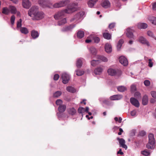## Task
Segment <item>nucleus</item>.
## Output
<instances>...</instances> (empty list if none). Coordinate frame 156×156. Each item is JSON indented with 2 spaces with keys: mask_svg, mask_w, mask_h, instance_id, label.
<instances>
[{
  "mask_svg": "<svg viewBox=\"0 0 156 156\" xmlns=\"http://www.w3.org/2000/svg\"><path fill=\"white\" fill-rule=\"evenodd\" d=\"M98 58L99 60H100L103 62H106L108 61V58L105 57L103 56L98 55Z\"/></svg>",
  "mask_w": 156,
  "mask_h": 156,
  "instance_id": "31",
  "label": "nucleus"
},
{
  "mask_svg": "<svg viewBox=\"0 0 156 156\" xmlns=\"http://www.w3.org/2000/svg\"><path fill=\"white\" fill-rule=\"evenodd\" d=\"M131 115L133 117H135L137 115L136 111L135 110H134L130 112Z\"/></svg>",
  "mask_w": 156,
  "mask_h": 156,
  "instance_id": "48",
  "label": "nucleus"
},
{
  "mask_svg": "<svg viewBox=\"0 0 156 156\" xmlns=\"http://www.w3.org/2000/svg\"><path fill=\"white\" fill-rule=\"evenodd\" d=\"M137 27L139 29H145L148 27L147 25L144 23H139L137 24Z\"/></svg>",
  "mask_w": 156,
  "mask_h": 156,
  "instance_id": "19",
  "label": "nucleus"
},
{
  "mask_svg": "<svg viewBox=\"0 0 156 156\" xmlns=\"http://www.w3.org/2000/svg\"><path fill=\"white\" fill-rule=\"evenodd\" d=\"M22 5L23 8L27 9H29L31 5L29 0H23Z\"/></svg>",
  "mask_w": 156,
  "mask_h": 156,
  "instance_id": "11",
  "label": "nucleus"
},
{
  "mask_svg": "<svg viewBox=\"0 0 156 156\" xmlns=\"http://www.w3.org/2000/svg\"><path fill=\"white\" fill-rule=\"evenodd\" d=\"M2 13L5 15H8L10 13L9 10L7 7H4L2 9Z\"/></svg>",
  "mask_w": 156,
  "mask_h": 156,
  "instance_id": "41",
  "label": "nucleus"
},
{
  "mask_svg": "<svg viewBox=\"0 0 156 156\" xmlns=\"http://www.w3.org/2000/svg\"><path fill=\"white\" fill-rule=\"evenodd\" d=\"M84 32L83 31L80 30L78 32L77 35L78 37L81 38L84 37Z\"/></svg>",
  "mask_w": 156,
  "mask_h": 156,
  "instance_id": "36",
  "label": "nucleus"
},
{
  "mask_svg": "<svg viewBox=\"0 0 156 156\" xmlns=\"http://www.w3.org/2000/svg\"><path fill=\"white\" fill-rule=\"evenodd\" d=\"M122 98V96L121 95L117 94L111 96L110 99L112 100H119Z\"/></svg>",
  "mask_w": 156,
  "mask_h": 156,
  "instance_id": "16",
  "label": "nucleus"
},
{
  "mask_svg": "<svg viewBox=\"0 0 156 156\" xmlns=\"http://www.w3.org/2000/svg\"><path fill=\"white\" fill-rule=\"evenodd\" d=\"M122 119L121 117L119 118L118 121L119 123H121L122 122Z\"/></svg>",
  "mask_w": 156,
  "mask_h": 156,
  "instance_id": "64",
  "label": "nucleus"
},
{
  "mask_svg": "<svg viewBox=\"0 0 156 156\" xmlns=\"http://www.w3.org/2000/svg\"><path fill=\"white\" fill-rule=\"evenodd\" d=\"M90 37L92 38V40H94V42L95 43H98L100 41V39L98 37L94 36L93 35H90Z\"/></svg>",
  "mask_w": 156,
  "mask_h": 156,
  "instance_id": "34",
  "label": "nucleus"
},
{
  "mask_svg": "<svg viewBox=\"0 0 156 156\" xmlns=\"http://www.w3.org/2000/svg\"><path fill=\"white\" fill-rule=\"evenodd\" d=\"M103 103L105 104H107L108 103V100L105 98L104 100L103 101Z\"/></svg>",
  "mask_w": 156,
  "mask_h": 156,
  "instance_id": "61",
  "label": "nucleus"
},
{
  "mask_svg": "<svg viewBox=\"0 0 156 156\" xmlns=\"http://www.w3.org/2000/svg\"><path fill=\"white\" fill-rule=\"evenodd\" d=\"M62 94V93L61 91H57L53 94V97L55 98H58Z\"/></svg>",
  "mask_w": 156,
  "mask_h": 156,
  "instance_id": "42",
  "label": "nucleus"
},
{
  "mask_svg": "<svg viewBox=\"0 0 156 156\" xmlns=\"http://www.w3.org/2000/svg\"><path fill=\"white\" fill-rule=\"evenodd\" d=\"M136 86L135 85L133 84L131 86V91L132 92H134L136 91Z\"/></svg>",
  "mask_w": 156,
  "mask_h": 156,
  "instance_id": "49",
  "label": "nucleus"
},
{
  "mask_svg": "<svg viewBox=\"0 0 156 156\" xmlns=\"http://www.w3.org/2000/svg\"><path fill=\"white\" fill-rule=\"evenodd\" d=\"M89 108L88 107H86V109H85V112H88V111L89 110Z\"/></svg>",
  "mask_w": 156,
  "mask_h": 156,
  "instance_id": "63",
  "label": "nucleus"
},
{
  "mask_svg": "<svg viewBox=\"0 0 156 156\" xmlns=\"http://www.w3.org/2000/svg\"><path fill=\"white\" fill-rule=\"evenodd\" d=\"M66 90L69 92L74 93L76 92V90L73 87H68L66 88Z\"/></svg>",
  "mask_w": 156,
  "mask_h": 156,
  "instance_id": "43",
  "label": "nucleus"
},
{
  "mask_svg": "<svg viewBox=\"0 0 156 156\" xmlns=\"http://www.w3.org/2000/svg\"><path fill=\"white\" fill-rule=\"evenodd\" d=\"M61 8L65 6L68 5L70 2L69 0H62L59 2Z\"/></svg>",
  "mask_w": 156,
  "mask_h": 156,
  "instance_id": "17",
  "label": "nucleus"
},
{
  "mask_svg": "<svg viewBox=\"0 0 156 156\" xmlns=\"http://www.w3.org/2000/svg\"><path fill=\"white\" fill-rule=\"evenodd\" d=\"M75 26L74 24H72L69 26L63 27L62 30V31L66 32L71 30Z\"/></svg>",
  "mask_w": 156,
  "mask_h": 156,
  "instance_id": "15",
  "label": "nucleus"
},
{
  "mask_svg": "<svg viewBox=\"0 0 156 156\" xmlns=\"http://www.w3.org/2000/svg\"><path fill=\"white\" fill-rule=\"evenodd\" d=\"M105 98L104 97H100L99 98V100L101 102H103V101L104 100Z\"/></svg>",
  "mask_w": 156,
  "mask_h": 156,
  "instance_id": "62",
  "label": "nucleus"
},
{
  "mask_svg": "<svg viewBox=\"0 0 156 156\" xmlns=\"http://www.w3.org/2000/svg\"><path fill=\"white\" fill-rule=\"evenodd\" d=\"M144 85L146 86H148L150 84V82L149 80H146L144 81Z\"/></svg>",
  "mask_w": 156,
  "mask_h": 156,
  "instance_id": "53",
  "label": "nucleus"
},
{
  "mask_svg": "<svg viewBox=\"0 0 156 156\" xmlns=\"http://www.w3.org/2000/svg\"><path fill=\"white\" fill-rule=\"evenodd\" d=\"M134 96L136 98H139L140 97V94L139 92H136L134 94Z\"/></svg>",
  "mask_w": 156,
  "mask_h": 156,
  "instance_id": "54",
  "label": "nucleus"
},
{
  "mask_svg": "<svg viewBox=\"0 0 156 156\" xmlns=\"http://www.w3.org/2000/svg\"><path fill=\"white\" fill-rule=\"evenodd\" d=\"M66 107L65 105H62L59 106L58 108V110L59 112H62L65 111Z\"/></svg>",
  "mask_w": 156,
  "mask_h": 156,
  "instance_id": "30",
  "label": "nucleus"
},
{
  "mask_svg": "<svg viewBox=\"0 0 156 156\" xmlns=\"http://www.w3.org/2000/svg\"><path fill=\"white\" fill-rule=\"evenodd\" d=\"M148 19L153 24L156 25V17L150 16L148 17Z\"/></svg>",
  "mask_w": 156,
  "mask_h": 156,
  "instance_id": "27",
  "label": "nucleus"
},
{
  "mask_svg": "<svg viewBox=\"0 0 156 156\" xmlns=\"http://www.w3.org/2000/svg\"><path fill=\"white\" fill-rule=\"evenodd\" d=\"M38 3L43 8H51V3L48 0H39Z\"/></svg>",
  "mask_w": 156,
  "mask_h": 156,
  "instance_id": "5",
  "label": "nucleus"
},
{
  "mask_svg": "<svg viewBox=\"0 0 156 156\" xmlns=\"http://www.w3.org/2000/svg\"><path fill=\"white\" fill-rule=\"evenodd\" d=\"M148 98L147 96L144 95L142 99V104L144 105H146L148 103Z\"/></svg>",
  "mask_w": 156,
  "mask_h": 156,
  "instance_id": "33",
  "label": "nucleus"
},
{
  "mask_svg": "<svg viewBox=\"0 0 156 156\" xmlns=\"http://www.w3.org/2000/svg\"><path fill=\"white\" fill-rule=\"evenodd\" d=\"M22 20L21 19L18 21L17 23V28L18 29L19 28L21 27L22 26Z\"/></svg>",
  "mask_w": 156,
  "mask_h": 156,
  "instance_id": "45",
  "label": "nucleus"
},
{
  "mask_svg": "<svg viewBox=\"0 0 156 156\" xmlns=\"http://www.w3.org/2000/svg\"><path fill=\"white\" fill-rule=\"evenodd\" d=\"M62 103V101L61 99H58L56 101V104L57 105H61Z\"/></svg>",
  "mask_w": 156,
  "mask_h": 156,
  "instance_id": "51",
  "label": "nucleus"
},
{
  "mask_svg": "<svg viewBox=\"0 0 156 156\" xmlns=\"http://www.w3.org/2000/svg\"><path fill=\"white\" fill-rule=\"evenodd\" d=\"M117 154H120L121 155H122L123 154V153L122 152V151L121 149H120L119 151L117 152Z\"/></svg>",
  "mask_w": 156,
  "mask_h": 156,
  "instance_id": "60",
  "label": "nucleus"
},
{
  "mask_svg": "<svg viewBox=\"0 0 156 156\" xmlns=\"http://www.w3.org/2000/svg\"><path fill=\"white\" fill-rule=\"evenodd\" d=\"M89 39H87L86 40L85 42L87 43H89L90 42L92 41V38H91L90 37V36L89 37Z\"/></svg>",
  "mask_w": 156,
  "mask_h": 156,
  "instance_id": "58",
  "label": "nucleus"
},
{
  "mask_svg": "<svg viewBox=\"0 0 156 156\" xmlns=\"http://www.w3.org/2000/svg\"><path fill=\"white\" fill-rule=\"evenodd\" d=\"M68 112L72 115L75 114L76 112V110L73 108H70L67 109Z\"/></svg>",
  "mask_w": 156,
  "mask_h": 156,
  "instance_id": "40",
  "label": "nucleus"
},
{
  "mask_svg": "<svg viewBox=\"0 0 156 156\" xmlns=\"http://www.w3.org/2000/svg\"><path fill=\"white\" fill-rule=\"evenodd\" d=\"M76 75L78 76H81L84 73V71L83 70H76Z\"/></svg>",
  "mask_w": 156,
  "mask_h": 156,
  "instance_id": "46",
  "label": "nucleus"
},
{
  "mask_svg": "<svg viewBox=\"0 0 156 156\" xmlns=\"http://www.w3.org/2000/svg\"><path fill=\"white\" fill-rule=\"evenodd\" d=\"M118 90L121 92H124L127 90V88L124 86H119L117 87Z\"/></svg>",
  "mask_w": 156,
  "mask_h": 156,
  "instance_id": "35",
  "label": "nucleus"
},
{
  "mask_svg": "<svg viewBox=\"0 0 156 156\" xmlns=\"http://www.w3.org/2000/svg\"><path fill=\"white\" fill-rule=\"evenodd\" d=\"M38 7L37 6H32L28 11L29 16L31 17L33 20H40L44 17V14L41 11H38Z\"/></svg>",
  "mask_w": 156,
  "mask_h": 156,
  "instance_id": "2",
  "label": "nucleus"
},
{
  "mask_svg": "<svg viewBox=\"0 0 156 156\" xmlns=\"http://www.w3.org/2000/svg\"><path fill=\"white\" fill-rule=\"evenodd\" d=\"M153 63L151 59L148 60V66L150 67H152L153 66Z\"/></svg>",
  "mask_w": 156,
  "mask_h": 156,
  "instance_id": "52",
  "label": "nucleus"
},
{
  "mask_svg": "<svg viewBox=\"0 0 156 156\" xmlns=\"http://www.w3.org/2000/svg\"><path fill=\"white\" fill-rule=\"evenodd\" d=\"M82 59L79 58L77 59L76 63V66L77 68H80L81 67L82 65Z\"/></svg>",
  "mask_w": 156,
  "mask_h": 156,
  "instance_id": "25",
  "label": "nucleus"
},
{
  "mask_svg": "<svg viewBox=\"0 0 156 156\" xmlns=\"http://www.w3.org/2000/svg\"><path fill=\"white\" fill-rule=\"evenodd\" d=\"M20 31L22 33L27 34L28 33L29 31L27 28L25 27H21Z\"/></svg>",
  "mask_w": 156,
  "mask_h": 156,
  "instance_id": "32",
  "label": "nucleus"
},
{
  "mask_svg": "<svg viewBox=\"0 0 156 156\" xmlns=\"http://www.w3.org/2000/svg\"><path fill=\"white\" fill-rule=\"evenodd\" d=\"M124 42L123 39H120L119 41L117 46V48L118 51H119L122 46V44Z\"/></svg>",
  "mask_w": 156,
  "mask_h": 156,
  "instance_id": "26",
  "label": "nucleus"
},
{
  "mask_svg": "<svg viewBox=\"0 0 156 156\" xmlns=\"http://www.w3.org/2000/svg\"><path fill=\"white\" fill-rule=\"evenodd\" d=\"M115 26V23H110L109 25V28L112 29Z\"/></svg>",
  "mask_w": 156,
  "mask_h": 156,
  "instance_id": "56",
  "label": "nucleus"
},
{
  "mask_svg": "<svg viewBox=\"0 0 156 156\" xmlns=\"http://www.w3.org/2000/svg\"><path fill=\"white\" fill-rule=\"evenodd\" d=\"M58 25L59 26H62L64 25L67 22L66 19L65 17L58 20Z\"/></svg>",
  "mask_w": 156,
  "mask_h": 156,
  "instance_id": "18",
  "label": "nucleus"
},
{
  "mask_svg": "<svg viewBox=\"0 0 156 156\" xmlns=\"http://www.w3.org/2000/svg\"><path fill=\"white\" fill-rule=\"evenodd\" d=\"M104 37L108 40L110 39L111 38V35L108 33H104L103 34Z\"/></svg>",
  "mask_w": 156,
  "mask_h": 156,
  "instance_id": "37",
  "label": "nucleus"
},
{
  "mask_svg": "<svg viewBox=\"0 0 156 156\" xmlns=\"http://www.w3.org/2000/svg\"><path fill=\"white\" fill-rule=\"evenodd\" d=\"M31 35L33 38L35 39L38 37L39 34L37 31L33 30L31 32Z\"/></svg>",
  "mask_w": 156,
  "mask_h": 156,
  "instance_id": "28",
  "label": "nucleus"
},
{
  "mask_svg": "<svg viewBox=\"0 0 156 156\" xmlns=\"http://www.w3.org/2000/svg\"><path fill=\"white\" fill-rule=\"evenodd\" d=\"M120 62L124 66H127L128 64V61L126 58L123 56H121L119 58Z\"/></svg>",
  "mask_w": 156,
  "mask_h": 156,
  "instance_id": "7",
  "label": "nucleus"
},
{
  "mask_svg": "<svg viewBox=\"0 0 156 156\" xmlns=\"http://www.w3.org/2000/svg\"><path fill=\"white\" fill-rule=\"evenodd\" d=\"M98 0H89L88 2V5L90 8L93 7L96 4Z\"/></svg>",
  "mask_w": 156,
  "mask_h": 156,
  "instance_id": "20",
  "label": "nucleus"
},
{
  "mask_svg": "<svg viewBox=\"0 0 156 156\" xmlns=\"http://www.w3.org/2000/svg\"><path fill=\"white\" fill-rule=\"evenodd\" d=\"M126 33L127 37L129 38H134L133 30L130 28H128L126 31Z\"/></svg>",
  "mask_w": 156,
  "mask_h": 156,
  "instance_id": "12",
  "label": "nucleus"
},
{
  "mask_svg": "<svg viewBox=\"0 0 156 156\" xmlns=\"http://www.w3.org/2000/svg\"><path fill=\"white\" fill-rule=\"evenodd\" d=\"M15 20V17L14 15H12L10 18V22L11 24L13 25L14 23V22Z\"/></svg>",
  "mask_w": 156,
  "mask_h": 156,
  "instance_id": "47",
  "label": "nucleus"
},
{
  "mask_svg": "<svg viewBox=\"0 0 156 156\" xmlns=\"http://www.w3.org/2000/svg\"><path fill=\"white\" fill-rule=\"evenodd\" d=\"M60 4L59 2L55 3L53 5H52L51 3V8H61Z\"/></svg>",
  "mask_w": 156,
  "mask_h": 156,
  "instance_id": "38",
  "label": "nucleus"
},
{
  "mask_svg": "<svg viewBox=\"0 0 156 156\" xmlns=\"http://www.w3.org/2000/svg\"><path fill=\"white\" fill-rule=\"evenodd\" d=\"M59 75L58 74H56L54 75V79L55 80H57L59 78Z\"/></svg>",
  "mask_w": 156,
  "mask_h": 156,
  "instance_id": "57",
  "label": "nucleus"
},
{
  "mask_svg": "<svg viewBox=\"0 0 156 156\" xmlns=\"http://www.w3.org/2000/svg\"><path fill=\"white\" fill-rule=\"evenodd\" d=\"M138 41L141 43L146 45L148 46H150V44L147 40L144 37L140 36L138 39Z\"/></svg>",
  "mask_w": 156,
  "mask_h": 156,
  "instance_id": "6",
  "label": "nucleus"
},
{
  "mask_svg": "<svg viewBox=\"0 0 156 156\" xmlns=\"http://www.w3.org/2000/svg\"><path fill=\"white\" fill-rule=\"evenodd\" d=\"M151 94L152 96L154 98H156V92L152 91L151 92Z\"/></svg>",
  "mask_w": 156,
  "mask_h": 156,
  "instance_id": "55",
  "label": "nucleus"
},
{
  "mask_svg": "<svg viewBox=\"0 0 156 156\" xmlns=\"http://www.w3.org/2000/svg\"><path fill=\"white\" fill-rule=\"evenodd\" d=\"M101 4L105 8H109L111 6V3L108 0H102Z\"/></svg>",
  "mask_w": 156,
  "mask_h": 156,
  "instance_id": "10",
  "label": "nucleus"
},
{
  "mask_svg": "<svg viewBox=\"0 0 156 156\" xmlns=\"http://www.w3.org/2000/svg\"><path fill=\"white\" fill-rule=\"evenodd\" d=\"M84 14V13L83 12H80L76 14L70 20V21L72 22H74L75 23H78L81 20Z\"/></svg>",
  "mask_w": 156,
  "mask_h": 156,
  "instance_id": "4",
  "label": "nucleus"
},
{
  "mask_svg": "<svg viewBox=\"0 0 156 156\" xmlns=\"http://www.w3.org/2000/svg\"><path fill=\"white\" fill-rule=\"evenodd\" d=\"M77 9V6L76 4L74 3L70 4L68 6L66 9L58 12L54 15V17L56 20L63 18L65 17V14H70L76 11Z\"/></svg>",
  "mask_w": 156,
  "mask_h": 156,
  "instance_id": "1",
  "label": "nucleus"
},
{
  "mask_svg": "<svg viewBox=\"0 0 156 156\" xmlns=\"http://www.w3.org/2000/svg\"><path fill=\"white\" fill-rule=\"evenodd\" d=\"M117 140L119 141L120 147H122L126 150L127 149V147L125 144L126 142L125 140L123 139L117 138Z\"/></svg>",
  "mask_w": 156,
  "mask_h": 156,
  "instance_id": "9",
  "label": "nucleus"
},
{
  "mask_svg": "<svg viewBox=\"0 0 156 156\" xmlns=\"http://www.w3.org/2000/svg\"><path fill=\"white\" fill-rule=\"evenodd\" d=\"M147 34L150 37L156 39V37H155L154 34L152 31L150 30L147 31Z\"/></svg>",
  "mask_w": 156,
  "mask_h": 156,
  "instance_id": "29",
  "label": "nucleus"
},
{
  "mask_svg": "<svg viewBox=\"0 0 156 156\" xmlns=\"http://www.w3.org/2000/svg\"><path fill=\"white\" fill-rule=\"evenodd\" d=\"M102 68L101 67H98L94 70V73L96 75H100L102 72Z\"/></svg>",
  "mask_w": 156,
  "mask_h": 156,
  "instance_id": "24",
  "label": "nucleus"
},
{
  "mask_svg": "<svg viewBox=\"0 0 156 156\" xmlns=\"http://www.w3.org/2000/svg\"><path fill=\"white\" fill-rule=\"evenodd\" d=\"M108 72L109 75L112 76L115 75L116 73L115 70L111 68L108 69Z\"/></svg>",
  "mask_w": 156,
  "mask_h": 156,
  "instance_id": "23",
  "label": "nucleus"
},
{
  "mask_svg": "<svg viewBox=\"0 0 156 156\" xmlns=\"http://www.w3.org/2000/svg\"><path fill=\"white\" fill-rule=\"evenodd\" d=\"M141 153L145 156H148L150 154V152L147 150H145L142 151Z\"/></svg>",
  "mask_w": 156,
  "mask_h": 156,
  "instance_id": "50",
  "label": "nucleus"
},
{
  "mask_svg": "<svg viewBox=\"0 0 156 156\" xmlns=\"http://www.w3.org/2000/svg\"><path fill=\"white\" fill-rule=\"evenodd\" d=\"M148 138L149 142L146 145L148 149H153L155 147L154 135L152 133L149 134L148 135Z\"/></svg>",
  "mask_w": 156,
  "mask_h": 156,
  "instance_id": "3",
  "label": "nucleus"
},
{
  "mask_svg": "<svg viewBox=\"0 0 156 156\" xmlns=\"http://www.w3.org/2000/svg\"><path fill=\"white\" fill-rule=\"evenodd\" d=\"M100 63V60L98 59L97 60H93L91 62V65L94 66H96Z\"/></svg>",
  "mask_w": 156,
  "mask_h": 156,
  "instance_id": "39",
  "label": "nucleus"
},
{
  "mask_svg": "<svg viewBox=\"0 0 156 156\" xmlns=\"http://www.w3.org/2000/svg\"><path fill=\"white\" fill-rule=\"evenodd\" d=\"M78 112L79 113L82 114V116H83V113L85 112V109L82 107H80L78 109Z\"/></svg>",
  "mask_w": 156,
  "mask_h": 156,
  "instance_id": "44",
  "label": "nucleus"
},
{
  "mask_svg": "<svg viewBox=\"0 0 156 156\" xmlns=\"http://www.w3.org/2000/svg\"><path fill=\"white\" fill-rule=\"evenodd\" d=\"M152 8L154 10H156V2L153 4L152 5Z\"/></svg>",
  "mask_w": 156,
  "mask_h": 156,
  "instance_id": "59",
  "label": "nucleus"
},
{
  "mask_svg": "<svg viewBox=\"0 0 156 156\" xmlns=\"http://www.w3.org/2000/svg\"><path fill=\"white\" fill-rule=\"evenodd\" d=\"M89 51L90 53L93 55H95L97 52V49L93 47H90L89 49Z\"/></svg>",
  "mask_w": 156,
  "mask_h": 156,
  "instance_id": "22",
  "label": "nucleus"
},
{
  "mask_svg": "<svg viewBox=\"0 0 156 156\" xmlns=\"http://www.w3.org/2000/svg\"><path fill=\"white\" fill-rule=\"evenodd\" d=\"M62 82L64 84L67 83L69 80V75L65 73H63L62 74Z\"/></svg>",
  "mask_w": 156,
  "mask_h": 156,
  "instance_id": "8",
  "label": "nucleus"
},
{
  "mask_svg": "<svg viewBox=\"0 0 156 156\" xmlns=\"http://www.w3.org/2000/svg\"><path fill=\"white\" fill-rule=\"evenodd\" d=\"M130 102L131 104L136 107H138L140 104L138 100L134 98H131L130 99Z\"/></svg>",
  "mask_w": 156,
  "mask_h": 156,
  "instance_id": "13",
  "label": "nucleus"
},
{
  "mask_svg": "<svg viewBox=\"0 0 156 156\" xmlns=\"http://www.w3.org/2000/svg\"><path fill=\"white\" fill-rule=\"evenodd\" d=\"M105 49V51L108 53H110L112 51V46L110 44L108 43L106 44Z\"/></svg>",
  "mask_w": 156,
  "mask_h": 156,
  "instance_id": "14",
  "label": "nucleus"
},
{
  "mask_svg": "<svg viewBox=\"0 0 156 156\" xmlns=\"http://www.w3.org/2000/svg\"><path fill=\"white\" fill-rule=\"evenodd\" d=\"M10 12L13 14H16L17 12L16 8L13 6L10 5L9 7Z\"/></svg>",
  "mask_w": 156,
  "mask_h": 156,
  "instance_id": "21",
  "label": "nucleus"
}]
</instances>
